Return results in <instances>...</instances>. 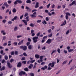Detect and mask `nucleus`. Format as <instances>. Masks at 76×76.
Wrapping results in <instances>:
<instances>
[{
	"instance_id": "nucleus-1",
	"label": "nucleus",
	"mask_w": 76,
	"mask_h": 76,
	"mask_svg": "<svg viewBox=\"0 0 76 76\" xmlns=\"http://www.w3.org/2000/svg\"><path fill=\"white\" fill-rule=\"evenodd\" d=\"M38 37H35L32 38L33 41L34 43H36L38 41Z\"/></svg>"
},
{
	"instance_id": "nucleus-2",
	"label": "nucleus",
	"mask_w": 76,
	"mask_h": 76,
	"mask_svg": "<svg viewBox=\"0 0 76 76\" xmlns=\"http://www.w3.org/2000/svg\"><path fill=\"white\" fill-rule=\"evenodd\" d=\"M25 75V76H27L28 75L26 73V72H23V71H21L20 73H19V75L20 76H22V75Z\"/></svg>"
},
{
	"instance_id": "nucleus-3",
	"label": "nucleus",
	"mask_w": 76,
	"mask_h": 76,
	"mask_svg": "<svg viewBox=\"0 0 76 76\" xmlns=\"http://www.w3.org/2000/svg\"><path fill=\"white\" fill-rule=\"evenodd\" d=\"M65 14L66 15H65L66 19V20H68V18H69V16H71V14L68 12L66 13Z\"/></svg>"
},
{
	"instance_id": "nucleus-4",
	"label": "nucleus",
	"mask_w": 76,
	"mask_h": 76,
	"mask_svg": "<svg viewBox=\"0 0 76 76\" xmlns=\"http://www.w3.org/2000/svg\"><path fill=\"white\" fill-rule=\"evenodd\" d=\"M7 65L9 69H11V68L12 67V65L10 64V63L9 62V61H7Z\"/></svg>"
},
{
	"instance_id": "nucleus-5",
	"label": "nucleus",
	"mask_w": 76,
	"mask_h": 76,
	"mask_svg": "<svg viewBox=\"0 0 76 76\" xmlns=\"http://www.w3.org/2000/svg\"><path fill=\"white\" fill-rule=\"evenodd\" d=\"M36 15H37V13L34 12L33 13V14L30 15V16L31 18H36L37 17Z\"/></svg>"
},
{
	"instance_id": "nucleus-6",
	"label": "nucleus",
	"mask_w": 76,
	"mask_h": 76,
	"mask_svg": "<svg viewBox=\"0 0 76 76\" xmlns=\"http://www.w3.org/2000/svg\"><path fill=\"white\" fill-rule=\"evenodd\" d=\"M52 41V39H49L46 42V43L48 44H50V43H51Z\"/></svg>"
},
{
	"instance_id": "nucleus-7",
	"label": "nucleus",
	"mask_w": 76,
	"mask_h": 76,
	"mask_svg": "<svg viewBox=\"0 0 76 76\" xmlns=\"http://www.w3.org/2000/svg\"><path fill=\"white\" fill-rule=\"evenodd\" d=\"M1 34L3 35H5L6 34V33L5 32V30H1Z\"/></svg>"
},
{
	"instance_id": "nucleus-8",
	"label": "nucleus",
	"mask_w": 76,
	"mask_h": 76,
	"mask_svg": "<svg viewBox=\"0 0 76 76\" xmlns=\"http://www.w3.org/2000/svg\"><path fill=\"white\" fill-rule=\"evenodd\" d=\"M17 18L18 19H19V18L18 17V16H15V17H14V18H13L12 19H11V21H14V20H16V19H17Z\"/></svg>"
},
{
	"instance_id": "nucleus-9",
	"label": "nucleus",
	"mask_w": 76,
	"mask_h": 76,
	"mask_svg": "<svg viewBox=\"0 0 76 76\" xmlns=\"http://www.w3.org/2000/svg\"><path fill=\"white\" fill-rule=\"evenodd\" d=\"M26 9H27V12H31V8L27 6L26 7Z\"/></svg>"
},
{
	"instance_id": "nucleus-10",
	"label": "nucleus",
	"mask_w": 76,
	"mask_h": 76,
	"mask_svg": "<svg viewBox=\"0 0 76 76\" xmlns=\"http://www.w3.org/2000/svg\"><path fill=\"white\" fill-rule=\"evenodd\" d=\"M22 66V63L20 62H19L17 64V66L18 67H20Z\"/></svg>"
},
{
	"instance_id": "nucleus-11",
	"label": "nucleus",
	"mask_w": 76,
	"mask_h": 76,
	"mask_svg": "<svg viewBox=\"0 0 76 76\" xmlns=\"http://www.w3.org/2000/svg\"><path fill=\"white\" fill-rule=\"evenodd\" d=\"M51 63H50L48 65V70H51L52 68H51Z\"/></svg>"
},
{
	"instance_id": "nucleus-12",
	"label": "nucleus",
	"mask_w": 76,
	"mask_h": 76,
	"mask_svg": "<svg viewBox=\"0 0 76 76\" xmlns=\"http://www.w3.org/2000/svg\"><path fill=\"white\" fill-rule=\"evenodd\" d=\"M23 43V40H22L20 42L18 43V45H21V44H22Z\"/></svg>"
},
{
	"instance_id": "nucleus-13",
	"label": "nucleus",
	"mask_w": 76,
	"mask_h": 76,
	"mask_svg": "<svg viewBox=\"0 0 76 76\" xmlns=\"http://www.w3.org/2000/svg\"><path fill=\"white\" fill-rule=\"evenodd\" d=\"M39 5V3H38V2H36V5L35 6V8H38V7H39V5Z\"/></svg>"
},
{
	"instance_id": "nucleus-14",
	"label": "nucleus",
	"mask_w": 76,
	"mask_h": 76,
	"mask_svg": "<svg viewBox=\"0 0 76 76\" xmlns=\"http://www.w3.org/2000/svg\"><path fill=\"white\" fill-rule=\"evenodd\" d=\"M56 62H53L52 63H51V67H53L54 66V64H56Z\"/></svg>"
},
{
	"instance_id": "nucleus-15",
	"label": "nucleus",
	"mask_w": 76,
	"mask_h": 76,
	"mask_svg": "<svg viewBox=\"0 0 76 76\" xmlns=\"http://www.w3.org/2000/svg\"><path fill=\"white\" fill-rule=\"evenodd\" d=\"M75 3H76V1H74L72 3L69 4V6H72V5H73V4H75Z\"/></svg>"
},
{
	"instance_id": "nucleus-16",
	"label": "nucleus",
	"mask_w": 76,
	"mask_h": 76,
	"mask_svg": "<svg viewBox=\"0 0 76 76\" xmlns=\"http://www.w3.org/2000/svg\"><path fill=\"white\" fill-rule=\"evenodd\" d=\"M22 21L24 22L26 25H27L28 23L27 22V21H26V20H22Z\"/></svg>"
},
{
	"instance_id": "nucleus-17",
	"label": "nucleus",
	"mask_w": 76,
	"mask_h": 76,
	"mask_svg": "<svg viewBox=\"0 0 76 76\" xmlns=\"http://www.w3.org/2000/svg\"><path fill=\"white\" fill-rule=\"evenodd\" d=\"M23 50L24 51H25V50H27V46H23Z\"/></svg>"
},
{
	"instance_id": "nucleus-18",
	"label": "nucleus",
	"mask_w": 76,
	"mask_h": 76,
	"mask_svg": "<svg viewBox=\"0 0 76 76\" xmlns=\"http://www.w3.org/2000/svg\"><path fill=\"white\" fill-rule=\"evenodd\" d=\"M43 58V56H41L40 57V61H41V62H42V61H43V60H42Z\"/></svg>"
},
{
	"instance_id": "nucleus-19",
	"label": "nucleus",
	"mask_w": 76,
	"mask_h": 76,
	"mask_svg": "<svg viewBox=\"0 0 76 76\" xmlns=\"http://www.w3.org/2000/svg\"><path fill=\"white\" fill-rule=\"evenodd\" d=\"M33 64H30V65L28 66V68L29 69H32V67H33Z\"/></svg>"
},
{
	"instance_id": "nucleus-20",
	"label": "nucleus",
	"mask_w": 76,
	"mask_h": 76,
	"mask_svg": "<svg viewBox=\"0 0 76 76\" xmlns=\"http://www.w3.org/2000/svg\"><path fill=\"white\" fill-rule=\"evenodd\" d=\"M17 30H18V27L17 26L15 27V28H14V31H17Z\"/></svg>"
},
{
	"instance_id": "nucleus-21",
	"label": "nucleus",
	"mask_w": 76,
	"mask_h": 76,
	"mask_svg": "<svg viewBox=\"0 0 76 76\" xmlns=\"http://www.w3.org/2000/svg\"><path fill=\"white\" fill-rule=\"evenodd\" d=\"M35 56L37 58H39V55L38 54H36Z\"/></svg>"
},
{
	"instance_id": "nucleus-22",
	"label": "nucleus",
	"mask_w": 76,
	"mask_h": 76,
	"mask_svg": "<svg viewBox=\"0 0 76 76\" xmlns=\"http://www.w3.org/2000/svg\"><path fill=\"white\" fill-rule=\"evenodd\" d=\"M74 51V49H70L68 50V52L69 53H70V52H72V51Z\"/></svg>"
},
{
	"instance_id": "nucleus-23",
	"label": "nucleus",
	"mask_w": 76,
	"mask_h": 76,
	"mask_svg": "<svg viewBox=\"0 0 76 76\" xmlns=\"http://www.w3.org/2000/svg\"><path fill=\"white\" fill-rule=\"evenodd\" d=\"M2 38V41H5L6 39V36H4Z\"/></svg>"
},
{
	"instance_id": "nucleus-24",
	"label": "nucleus",
	"mask_w": 76,
	"mask_h": 76,
	"mask_svg": "<svg viewBox=\"0 0 76 76\" xmlns=\"http://www.w3.org/2000/svg\"><path fill=\"white\" fill-rule=\"evenodd\" d=\"M12 12L14 13H16V9H15V8H14L12 10Z\"/></svg>"
},
{
	"instance_id": "nucleus-25",
	"label": "nucleus",
	"mask_w": 76,
	"mask_h": 76,
	"mask_svg": "<svg viewBox=\"0 0 76 76\" xmlns=\"http://www.w3.org/2000/svg\"><path fill=\"white\" fill-rule=\"evenodd\" d=\"M24 70L26 71V72H28L29 71V69L28 68H26L24 69Z\"/></svg>"
},
{
	"instance_id": "nucleus-26",
	"label": "nucleus",
	"mask_w": 76,
	"mask_h": 76,
	"mask_svg": "<svg viewBox=\"0 0 76 76\" xmlns=\"http://www.w3.org/2000/svg\"><path fill=\"white\" fill-rule=\"evenodd\" d=\"M5 66H3L2 68L0 69L1 71H2V70H4L5 69Z\"/></svg>"
},
{
	"instance_id": "nucleus-27",
	"label": "nucleus",
	"mask_w": 76,
	"mask_h": 76,
	"mask_svg": "<svg viewBox=\"0 0 76 76\" xmlns=\"http://www.w3.org/2000/svg\"><path fill=\"white\" fill-rule=\"evenodd\" d=\"M17 1L19 4H21L22 3V1L21 0H17Z\"/></svg>"
},
{
	"instance_id": "nucleus-28",
	"label": "nucleus",
	"mask_w": 76,
	"mask_h": 76,
	"mask_svg": "<svg viewBox=\"0 0 76 76\" xmlns=\"http://www.w3.org/2000/svg\"><path fill=\"white\" fill-rule=\"evenodd\" d=\"M70 31V30L69 29L66 32V35H68L69 34V32Z\"/></svg>"
},
{
	"instance_id": "nucleus-29",
	"label": "nucleus",
	"mask_w": 76,
	"mask_h": 76,
	"mask_svg": "<svg viewBox=\"0 0 76 76\" xmlns=\"http://www.w3.org/2000/svg\"><path fill=\"white\" fill-rule=\"evenodd\" d=\"M67 61H65L62 64L63 65L66 64L67 63Z\"/></svg>"
},
{
	"instance_id": "nucleus-30",
	"label": "nucleus",
	"mask_w": 76,
	"mask_h": 76,
	"mask_svg": "<svg viewBox=\"0 0 76 76\" xmlns=\"http://www.w3.org/2000/svg\"><path fill=\"white\" fill-rule=\"evenodd\" d=\"M26 2L27 3H31V0H27Z\"/></svg>"
},
{
	"instance_id": "nucleus-31",
	"label": "nucleus",
	"mask_w": 76,
	"mask_h": 76,
	"mask_svg": "<svg viewBox=\"0 0 76 76\" xmlns=\"http://www.w3.org/2000/svg\"><path fill=\"white\" fill-rule=\"evenodd\" d=\"M28 48L29 50H31L32 49V45H30L28 46Z\"/></svg>"
},
{
	"instance_id": "nucleus-32",
	"label": "nucleus",
	"mask_w": 76,
	"mask_h": 76,
	"mask_svg": "<svg viewBox=\"0 0 76 76\" xmlns=\"http://www.w3.org/2000/svg\"><path fill=\"white\" fill-rule=\"evenodd\" d=\"M42 23H43V24H47V22H46V21H45V20H44L43 21V22H42Z\"/></svg>"
},
{
	"instance_id": "nucleus-33",
	"label": "nucleus",
	"mask_w": 76,
	"mask_h": 76,
	"mask_svg": "<svg viewBox=\"0 0 76 76\" xmlns=\"http://www.w3.org/2000/svg\"><path fill=\"white\" fill-rule=\"evenodd\" d=\"M4 58L5 60H7L8 59V56L7 55H5L4 56Z\"/></svg>"
},
{
	"instance_id": "nucleus-34",
	"label": "nucleus",
	"mask_w": 76,
	"mask_h": 76,
	"mask_svg": "<svg viewBox=\"0 0 76 76\" xmlns=\"http://www.w3.org/2000/svg\"><path fill=\"white\" fill-rule=\"evenodd\" d=\"M57 51V50H53L52 52L51 53V55H52L53 53H56V51Z\"/></svg>"
},
{
	"instance_id": "nucleus-35",
	"label": "nucleus",
	"mask_w": 76,
	"mask_h": 76,
	"mask_svg": "<svg viewBox=\"0 0 76 76\" xmlns=\"http://www.w3.org/2000/svg\"><path fill=\"white\" fill-rule=\"evenodd\" d=\"M18 0H17L14 2V4L15 5L18 4Z\"/></svg>"
},
{
	"instance_id": "nucleus-36",
	"label": "nucleus",
	"mask_w": 76,
	"mask_h": 76,
	"mask_svg": "<svg viewBox=\"0 0 76 76\" xmlns=\"http://www.w3.org/2000/svg\"><path fill=\"white\" fill-rule=\"evenodd\" d=\"M26 21L27 22H29V17L27 16L26 17Z\"/></svg>"
},
{
	"instance_id": "nucleus-37",
	"label": "nucleus",
	"mask_w": 76,
	"mask_h": 76,
	"mask_svg": "<svg viewBox=\"0 0 76 76\" xmlns=\"http://www.w3.org/2000/svg\"><path fill=\"white\" fill-rule=\"evenodd\" d=\"M30 76H35V75H34V73H31L30 74Z\"/></svg>"
},
{
	"instance_id": "nucleus-38",
	"label": "nucleus",
	"mask_w": 76,
	"mask_h": 76,
	"mask_svg": "<svg viewBox=\"0 0 76 76\" xmlns=\"http://www.w3.org/2000/svg\"><path fill=\"white\" fill-rule=\"evenodd\" d=\"M30 26L31 27H34V24L32 23H30Z\"/></svg>"
},
{
	"instance_id": "nucleus-39",
	"label": "nucleus",
	"mask_w": 76,
	"mask_h": 76,
	"mask_svg": "<svg viewBox=\"0 0 76 76\" xmlns=\"http://www.w3.org/2000/svg\"><path fill=\"white\" fill-rule=\"evenodd\" d=\"M23 37V36H22L21 35H20L18 36L17 37L18 38H21V37Z\"/></svg>"
},
{
	"instance_id": "nucleus-40",
	"label": "nucleus",
	"mask_w": 76,
	"mask_h": 76,
	"mask_svg": "<svg viewBox=\"0 0 76 76\" xmlns=\"http://www.w3.org/2000/svg\"><path fill=\"white\" fill-rule=\"evenodd\" d=\"M60 49H59V48H58V49L57 50V51L58 52V53H59L60 54Z\"/></svg>"
},
{
	"instance_id": "nucleus-41",
	"label": "nucleus",
	"mask_w": 76,
	"mask_h": 76,
	"mask_svg": "<svg viewBox=\"0 0 76 76\" xmlns=\"http://www.w3.org/2000/svg\"><path fill=\"white\" fill-rule=\"evenodd\" d=\"M52 35H53V34H52V33H51L50 34L48 35V36L50 38H51V37H52Z\"/></svg>"
},
{
	"instance_id": "nucleus-42",
	"label": "nucleus",
	"mask_w": 76,
	"mask_h": 76,
	"mask_svg": "<svg viewBox=\"0 0 76 76\" xmlns=\"http://www.w3.org/2000/svg\"><path fill=\"white\" fill-rule=\"evenodd\" d=\"M62 24L64 25H66V20H64V22H63Z\"/></svg>"
},
{
	"instance_id": "nucleus-43",
	"label": "nucleus",
	"mask_w": 76,
	"mask_h": 76,
	"mask_svg": "<svg viewBox=\"0 0 76 76\" xmlns=\"http://www.w3.org/2000/svg\"><path fill=\"white\" fill-rule=\"evenodd\" d=\"M48 37V36H44L43 38V39H47Z\"/></svg>"
},
{
	"instance_id": "nucleus-44",
	"label": "nucleus",
	"mask_w": 76,
	"mask_h": 76,
	"mask_svg": "<svg viewBox=\"0 0 76 76\" xmlns=\"http://www.w3.org/2000/svg\"><path fill=\"white\" fill-rule=\"evenodd\" d=\"M23 55L24 56H28V55L26 54V53L25 52L23 53Z\"/></svg>"
},
{
	"instance_id": "nucleus-45",
	"label": "nucleus",
	"mask_w": 76,
	"mask_h": 76,
	"mask_svg": "<svg viewBox=\"0 0 76 76\" xmlns=\"http://www.w3.org/2000/svg\"><path fill=\"white\" fill-rule=\"evenodd\" d=\"M22 63H23V64H26V61H23L22 62Z\"/></svg>"
},
{
	"instance_id": "nucleus-46",
	"label": "nucleus",
	"mask_w": 76,
	"mask_h": 76,
	"mask_svg": "<svg viewBox=\"0 0 76 76\" xmlns=\"http://www.w3.org/2000/svg\"><path fill=\"white\" fill-rule=\"evenodd\" d=\"M28 15V12H26V13H25V14L24 15L25 17H26Z\"/></svg>"
},
{
	"instance_id": "nucleus-47",
	"label": "nucleus",
	"mask_w": 76,
	"mask_h": 76,
	"mask_svg": "<svg viewBox=\"0 0 76 76\" xmlns=\"http://www.w3.org/2000/svg\"><path fill=\"white\" fill-rule=\"evenodd\" d=\"M45 64V62H42L41 63V65H42V66H43V65H44Z\"/></svg>"
},
{
	"instance_id": "nucleus-48",
	"label": "nucleus",
	"mask_w": 76,
	"mask_h": 76,
	"mask_svg": "<svg viewBox=\"0 0 76 76\" xmlns=\"http://www.w3.org/2000/svg\"><path fill=\"white\" fill-rule=\"evenodd\" d=\"M35 60H34L31 61H30V62L31 63H34V62H35Z\"/></svg>"
},
{
	"instance_id": "nucleus-49",
	"label": "nucleus",
	"mask_w": 76,
	"mask_h": 76,
	"mask_svg": "<svg viewBox=\"0 0 76 76\" xmlns=\"http://www.w3.org/2000/svg\"><path fill=\"white\" fill-rule=\"evenodd\" d=\"M50 5H51V4H49L47 6V8H49Z\"/></svg>"
},
{
	"instance_id": "nucleus-50",
	"label": "nucleus",
	"mask_w": 76,
	"mask_h": 76,
	"mask_svg": "<svg viewBox=\"0 0 76 76\" xmlns=\"http://www.w3.org/2000/svg\"><path fill=\"white\" fill-rule=\"evenodd\" d=\"M7 43H4L3 44V45L4 46H6V45H7Z\"/></svg>"
},
{
	"instance_id": "nucleus-51",
	"label": "nucleus",
	"mask_w": 76,
	"mask_h": 76,
	"mask_svg": "<svg viewBox=\"0 0 76 76\" xmlns=\"http://www.w3.org/2000/svg\"><path fill=\"white\" fill-rule=\"evenodd\" d=\"M14 61V59H11L10 60V63H12V62H13Z\"/></svg>"
},
{
	"instance_id": "nucleus-52",
	"label": "nucleus",
	"mask_w": 76,
	"mask_h": 76,
	"mask_svg": "<svg viewBox=\"0 0 76 76\" xmlns=\"http://www.w3.org/2000/svg\"><path fill=\"white\" fill-rule=\"evenodd\" d=\"M8 23L9 24H12V22L11 21H9L8 22Z\"/></svg>"
},
{
	"instance_id": "nucleus-53",
	"label": "nucleus",
	"mask_w": 76,
	"mask_h": 76,
	"mask_svg": "<svg viewBox=\"0 0 76 76\" xmlns=\"http://www.w3.org/2000/svg\"><path fill=\"white\" fill-rule=\"evenodd\" d=\"M55 8V5L54 4H53L52 5V9H54V8Z\"/></svg>"
},
{
	"instance_id": "nucleus-54",
	"label": "nucleus",
	"mask_w": 76,
	"mask_h": 76,
	"mask_svg": "<svg viewBox=\"0 0 76 76\" xmlns=\"http://www.w3.org/2000/svg\"><path fill=\"white\" fill-rule=\"evenodd\" d=\"M48 33H51V29H50L48 30Z\"/></svg>"
},
{
	"instance_id": "nucleus-55",
	"label": "nucleus",
	"mask_w": 76,
	"mask_h": 76,
	"mask_svg": "<svg viewBox=\"0 0 76 76\" xmlns=\"http://www.w3.org/2000/svg\"><path fill=\"white\" fill-rule=\"evenodd\" d=\"M6 22V20H4L2 21V22L3 23H5Z\"/></svg>"
},
{
	"instance_id": "nucleus-56",
	"label": "nucleus",
	"mask_w": 76,
	"mask_h": 76,
	"mask_svg": "<svg viewBox=\"0 0 76 76\" xmlns=\"http://www.w3.org/2000/svg\"><path fill=\"white\" fill-rule=\"evenodd\" d=\"M13 44L14 45H18V42H14L13 43Z\"/></svg>"
},
{
	"instance_id": "nucleus-57",
	"label": "nucleus",
	"mask_w": 76,
	"mask_h": 76,
	"mask_svg": "<svg viewBox=\"0 0 76 76\" xmlns=\"http://www.w3.org/2000/svg\"><path fill=\"white\" fill-rule=\"evenodd\" d=\"M31 36L32 37H34V35H35V33H31Z\"/></svg>"
},
{
	"instance_id": "nucleus-58",
	"label": "nucleus",
	"mask_w": 76,
	"mask_h": 76,
	"mask_svg": "<svg viewBox=\"0 0 76 76\" xmlns=\"http://www.w3.org/2000/svg\"><path fill=\"white\" fill-rule=\"evenodd\" d=\"M25 60V57H23L22 58L21 60L23 61V60Z\"/></svg>"
},
{
	"instance_id": "nucleus-59",
	"label": "nucleus",
	"mask_w": 76,
	"mask_h": 76,
	"mask_svg": "<svg viewBox=\"0 0 76 76\" xmlns=\"http://www.w3.org/2000/svg\"><path fill=\"white\" fill-rule=\"evenodd\" d=\"M20 49H23V45L20 46Z\"/></svg>"
},
{
	"instance_id": "nucleus-60",
	"label": "nucleus",
	"mask_w": 76,
	"mask_h": 76,
	"mask_svg": "<svg viewBox=\"0 0 76 76\" xmlns=\"http://www.w3.org/2000/svg\"><path fill=\"white\" fill-rule=\"evenodd\" d=\"M61 6H60V5H58V7H57V9H60L61 8Z\"/></svg>"
},
{
	"instance_id": "nucleus-61",
	"label": "nucleus",
	"mask_w": 76,
	"mask_h": 76,
	"mask_svg": "<svg viewBox=\"0 0 76 76\" xmlns=\"http://www.w3.org/2000/svg\"><path fill=\"white\" fill-rule=\"evenodd\" d=\"M8 4H11V3H12V1H8Z\"/></svg>"
},
{
	"instance_id": "nucleus-62",
	"label": "nucleus",
	"mask_w": 76,
	"mask_h": 76,
	"mask_svg": "<svg viewBox=\"0 0 76 76\" xmlns=\"http://www.w3.org/2000/svg\"><path fill=\"white\" fill-rule=\"evenodd\" d=\"M48 15L49 16H52V14H51V13L50 12H49L48 13Z\"/></svg>"
},
{
	"instance_id": "nucleus-63",
	"label": "nucleus",
	"mask_w": 76,
	"mask_h": 76,
	"mask_svg": "<svg viewBox=\"0 0 76 76\" xmlns=\"http://www.w3.org/2000/svg\"><path fill=\"white\" fill-rule=\"evenodd\" d=\"M18 51H15V55H18Z\"/></svg>"
},
{
	"instance_id": "nucleus-64",
	"label": "nucleus",
	"mask_w": 76,
	"mask_h": 76,
	"mask_svg": "<svg viewBox=\"0 0 76 76\" xmlns=\"http://www.w3.org/2000/svg\"><path fill=\"white\" fill-rule=\"evenodd\" d=\"M5 62V60L4 59H3L1 61V63L2 64L4 63Z\"/></svg>"
}]
</instances>
